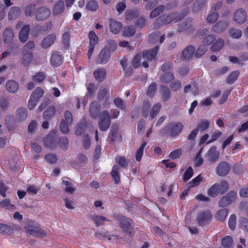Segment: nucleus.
Instances as JSON below:
<instances>
[{
  "instance_id": "obj_1",
  "label": "nucleus",
  "mask_w": 248,
  "mask_h": 248,
  "mask_svg": "<svg viewBox=\"0 0 248 248\" xmlns=\"http://www.w3.org/2000/svg\"><path fill=\"white\" fill-rule=\"evenodd\" d=\"M180 13H170L167 16L162 15L157 18L154 22V26L155 28H159L163 25H167L172 22H177L186 16Z\"/></svg>"
},
{
  "instance_id": "obj_2",
  "label": "nucleus",
  "mask_w": 248,
  "mask_h": 248,
  "mask_svg": "<svg viewBox=\"0 0 248 248\" xmlns=\"http://www.w3.org/2000/svg\"><path fill=\"white\" fill-rule=\"evenodd\" d=\"M110 124V120L108 112L106 110L102 111L98 122L99 129L102 131H106L109 127Z\"/></svg>"
},
{
  "instance_id": "obj_3",
  "label": "nucleus",
  "mask_w": 248,
  "mask_h": 248,
  "mask_svg": "<svg viewBox=\"0 0 248 248\" xmlns=\"http://www.w3.org/2000/svg\"><path fill=\"white\" fill-rule=\"evenodd\" d=\"M24 229L27 233L35 237L43 238L46 235L45 231L37 225L28 224Z\"/></svg>"
},
{
  "instance_id": "obj_4",
  "label": "nucleus",
  "mask_w": 248,
  "mask_h": 248,
  "mask_svg": "<svg viewBox=\"0 0 248 248\" xmlns=\"http://www.w3.org/2000/svg\"><path fill=\"white\" fill-rule=\"evenodd\" d=\"M199 36L202 39L203 45L205 46L211 45L216 39V35L214 34H209V30L204 28L199 32Z\"/></svg>"
},
{
  "instance_id": "obj_5",
  "label": "nucleus",
  "mask_w": 248,
  "mask_h": 248,
  "mask_svg": "<svg viewBox=\"0 0 248 248\" xmlns=\"http://www.w3.org/2000/svg\"><path fill=\"white\" fill-rule=\"evenodd\" d=\"M131 219L124 217H122L120 219V227L124 232L128 233L130 237L134 234L131 227Z\"/></svg>"
},
{
  "instance_id": "obj_6",
  "label": "nucleus",
  "mask_w": 248,
  "mask_h": 248,
  "mask_svg": "<svg viewBox=\"0 0 248 248\" xmlns=\"http://www.w3.org/2000/svg\"><path fill=\"white\" fill-rule=\"evenodd\" d=\"M231 170V166L226 161H221L217 166L216 172L220 177H224L228 174Z\"/></svg>"
},
{
  "instance_id": "obj_7",
  "label": "nucleus",
  "mask_w": 248,
  "mask_h": 248,
  "mask_svg": "<svg viewBox=\"0 0 248 248\" xmlns=\"http://www.w3.org/2000/svg\"><path fill=\"white\" fill-rule=\"evenodd\" d=\"M157 51L158 47H156L154 49L143 51L141 54L143 60L142 62V65L145 68H148L149 67V64L146 61H151L155 59L156 57Z\"/></svg>"
},
{
  "instance_id": "obj_8",
  "label": "nucleus",
  "mask_w": 248,
  "mask_h": 248,
  "mask_svg": "<svg viewBox=\"0 0 248 248\" xmlns=\"http://www.w3.org/2000/svg\"><path fill=\"white\" fill-rule=\"evenodd\" d=\"M51 10L46 6L39 7L35 13V18L38 21L46 20L50 16Z\"/></svg>"
},
{
  "instance_id": "obj_9",
  "label": "nucleus",
  "mask_w": 248,
  "mask_h": 248,
  "mask_svg": "<svg viewBox=\"0 0 248 248\" xmlns=\"http://www.w3.org/2000/svg\"><path fill=\"white\" fill-rule=\"evenodd\" d=\"M237 198V193L235 191H230L220 200L219 205L221 207H226L234 202Z\"/></svg>"
},
{
  "instance_id": "obj_10",
  "label": "nucleus",
  "mask_w": 248,
  "mask_h": 248,
  "mask_svg": "<svg viewBox=\"0 0 248 248\" xmlns=\"http://www.w3.org/2000/svg\"><path fill=\"white\" fill-rule=\"evenodd\" d=\"M183 127V124L180 122L171 123L167 126L168 131L172 136H176L179 134Z\"/></svg>"
},
{
  "instance_id": "obj_11",
  "label": "nucleus",
  "mask_w": 248,
  "mask_h": 248,
  "mask_svg": "<svg viewBox=\"0 0 248 248\" xmlns=\"http://www.w3.org/2000/svg\"><path fill=\"white\" fill-rule=\"evenodd\" d=\"M219 156V153L217 151V147L215 146H212L205 155L206 161L211 163H214L217 161Z\"/></svg>"
},
{
  "instance_id": "obj_12",
  "label": "nucleus",
  "mask_w": 248,
  "mask_h": 248,
  "mask_svg": "<svg viewBox=\"0 0 248 248\" xmlns=\"http://www.w3.org/2000/svg\"><path fill=\"white\" fill-rule=\"evenodd\" d=\"M212 218L211 213L208 211H203L199 213L197 221L200 225H205L208 223Z\"/></svg>"
},
{
  "instance_id": "obj_13",
  "label": "nucleus",
  "mask_w": 248,
  "mask_h": 248,
  "mask_svg": "<svg viewBox=\"0 0 248 248\" xmlns=\"http://www.w3.org/2000/svg\"><path fill=\"white\" fill-rule=\"evenodd\" d=\"M110 57V50L108 48H104L100 51L96 62L98 64L106 63L108 62Z\"/></svg>"
},
{
  "instance_id": "obj_14",
  "label": "nucleus",
  "mask_w": 248,
  "mask_h": 248,
  "mask_svg": "<svg viewBox=\"0 0 248 248\" xmlns=\"http://www.w3.org/2000/svg\"><path fill=\"white\" fill-rule=\"evenodd\" d=\"M247 17V16L246 11L243 9H239L235 12L233 19L237 23L241 24L245 22Z\"/></svg>"
},
{
  "instance_id": "obj_15",
  "label": "nucleus",
  "mask_w": 248,
  "mask_h": 248,
  "mask_svg": "<svg viewBox=\"0 0 248 248\" xmlns=\"http://www.w3.org/2000/svg\"><path fill=\"white\" fill-rule=\"evenodd\" d=\"M56 39V35L55 34H49L46 36L41 43V46L44 49H46L50 47Z\"/></svg>"
},
{
  "instance_id": "obj_16",
  "label": "nucleus",
  "mask_w": 248,
  "mask_h": 248,
  "mask_svg": "<svg viewBox=\"0 0 248 248\" xmlns=\"http://www.w3.org/2000/svg\"><path fill=\"white\" fill-rule=\"evenodd\" d=\"M65 6L63 0H59L55 3L53 7L52 15L57 16L61 15L64 11Z\"/></svg>"
},
{
  "instance_id": "obj_17",
  "label": "nucleus",
  "mask_w": 248,
  "mask_h": 248,
  "mask_svg": "<svg viewBox=\"0 0 248 248\" xmlns=\"http://www.w3.org/2000/svg\"><path fill=\"white\" fill-rule=\"evenodd\" d=\"M122 28L121 22L113 19H109V28L110 31L114 34H118Z\"/></svg>"
},
{
  "instance_id": "obj_18",
  "label": "nucleus",
  "mask_w": 248,
  "mask_h": 248,
  "mask_svg": "<svg viewBox=\"0 0 248 248\" xmlns=\"http://www.w3.org/2000/svg\"><path fill=\"white\" fill-rule=\"evenodd\" d=\"M100 109V105L97 101H93L90 106V113L91 116L93 118H96L99 114Z\"/></svg>"
},
{
  "instance_id": "obj_19",
  "label": "nucleus",
  "mask_w": 248,
  "mask_h": 248,
  "mask_svg": "<svg viewBox=\"0 0 248 248\" xmlns=\"http://www.w3.org/2000/svg\"><path fill=\"white\" fill-rule=\"evenodd\" d=\"M229 24L228 21L220 20L213 26L212 30L217 33L222 32L228 28Z\"/></svg>"
},
{
  "instance_id": "obj_20",
  "label": "nucleus",
  "mask_w": 248,
  "mask_h": 248,
  "mask_svg": "<svg viewBox=\"0 0 248 248\" xmlns=\"http://www.w3.org/2000/svg\"><path fill=\"white\" fill-rule=\"evenodd\" d=\"M14 37L13 30L10 28H6L4 31L2 36V39L5 44L10 43Z\"/></svg>"
},
{
  "instance_id": "obj_21",
  "label": "nucleus",
  "mask_w": 248,
  "mask_h": 248,
  "mask_svg": "<svg viewBox=\"0 0 248 248\" xmlns=\"http://www.w3.org/2000/svg\"><path fill=\"white\" fill-rule=\"evenodd\" d=\"M195 51L194 48L189 46L186 47L182 51V58L183 60H188L192 58Z\"/></svg>"
},
{
  "instance_id": "obj_22",
  "label": "nucleus",
  "mask_w": 248,
  "mask_h": 248,
  "mask_svg": "<svg viewBox=\"0 0 248 248\" xmlns=\"http://www.w3.org/2000/svg\"><path fill=\"white\" fill-rule=\"evenodd\" d=\"M28 116L27 109L24 108H18L16 112V119L18 122H22L26 119Z\"/></svg>"
},
{
  "instance_id": "obj_23",
  "label": "nucleus",
  "mask_w": 248,
  "mask_h": 248,
  "mask_svg": "<svg viewBox=\"0 0 248 248\" xmlns=\"http://www.w3.org/2000/svg\"><path fill=\"white\" fill-rule=\"evenodd\" d=\"M50 62L53 66H59L62 62V57L58 51L54 52L50 58Z\"/></svg>"
},
{
  "instance_id": "obj_24",
  "label": "nucleus",
  "mask_w": 248,
  "mask_h": 248,
  "mask_svg": "<svg viewBox=\"0 0 248 248\" xmlns=\"http://www.w3.org/2000/svg\"><path fill=\"white\" fill-rule=\"evenodd\" d=\"M30 27L29 25H25L21 29L19 34V38L21 42H25L29 37Z\"/></svg>"
},
{
  "instance_id": "obj_25",
  "label": "nucleus",
  "mask_w": 248,
  "mask_h": 248,
  "mask_svg": "<svg viewBox=\"0 0 248 248\" xmlns=\"http://www.w3.org/2000/svg\"><path fill=\"white\" fill-rule=\"evenodd\" d=\"M21 14V10L19 7L14 6L12 7L8 13V18L10 20L16 19Z\"/></svg>"
},
{
  "instance_id": "obj_26",
  "label": "nucleus",
  "mask_w": 248,
  "mask_h": 248,
  "mask_svg": "<svg viewBox=\"0 0 248 248\" xmlns=\"http://www.w3.org/2000/svg\"><path fill=\"white\" fill-rule=\"evenodd\" d=\"M43 142L45 145L50 148H54L56 146L55 143L54 134H50L44 138Z\"/></svg>"
},
{
  "instance_id": "obj_27",
  "label": "nucleus",
  "mask_w": 248,
  "mask_h": 248,
  "mask_svg": "<svg viewBox=\"0 0 248 248\" xmlns=\"http://www.w3.org/2000/svg\"><path fill=\"white\" fill-rule=\"evenodd\" d=\"M192 30V23L191 19H187L185 21L179 24L177 30L182 32L185 30L191 31Z\"/></svg>"
},
{
  "instance_id": "obj_28",
  "label": "nucleus",
  "mask_w": 248,
  "mask_h": 248,
  "mask_svg": "<svg viewBox=\"0 0 248 248\" xmlns=\"http://www.w3.org/2000/svg\"><path fill=\"white\" fill-rule=\"evenodd\" d=\"M90 217L97 227L103 225L104 221H109V220L105 217L100 216L95 214L91 215Z\"/></svg>"
},
{
  "instance_id": "obj_29",
  "label": "nucleus",
  "mask_w": 248,
  "mask_h": 248,
  "mask_svg": "<svg viewBox=\"0 0 248 248\" xmlns=\"http://www.w3.org/2000/svg\"><path fill=\"white\" fill-rule=\"evenodd\" d=\"M6 88L10 93H15L18 89V84L14 80H9L6 84Z\"/></svg>"
},
{
  "instance_id": "obj_30",
  "label": "nucleus",
  "mask_w": 248,
  "mask_h": 248,
  "mask_svg": "<svg viewBox=\"0 0 248 248\" xmlns=\"http://www.w3.org/2000/svg\"><path fill=\"white\" fill-rule=\"evenodd\" d=\"M118 129L117 127H112L110 132V140L114 142L116 141H120L122 140L121 136L118 132Z\"/></svg>"
},
{
  "instance_id": "obj_31",
  "label": "nucleus",
  "mask_w": 248,
  "mask_h": 248,
  "mask_svg": "<svg viewBox=\"0 0 248 248\" xmlns=\"http://www.w3.org/2000/svg\"><path fill=\"white\" fill-rule=\"evenodd\" d=\"M165 9L166 7L163 5L157 6L152 11H151L149 15L150 18L152 19L158 16L159 15L164 12Z\"/></svg>"
},
{
  "instance_id": "obj_32",
  "label": "nucleus",
  "mask_w": 248,
  "mask_h": 248,
  "mask_svg": "<svg viewBox=\"0 0 248 248\" xmlns=\"http://www.w3.org/2000/svg\"><path fill=\"white\" fill-rule=\"evenodd\" d=\"M136 32V28L133 25L125 26L123 29V35L125 37H130L134 35Z\"/></svg>"
},
{
  "instance_id": "obj_33",
  "label": "nucleus",
  "mask_w": 248,
  "mask_h": 248,
  "mask_svg": "<svg viewBox=\"0 0 248 248\" xmlns=\"http://www.w3.org/2000/svg\"><path fill=\"white\" fill-rule=\"evenodd\" d=\"M224 45V41L222 38H218L211 47V50L215 52L220 50Z\"/></svg>"
},
{
  "instance_id": "obj_34",
  "label": "nucleus",
  "mask_w": 248,
  "mask_h": 248,
  "mask_svg": "<svg viewBox=\"0 0 248 248\" xmlns=\"http://www.w3.org/2000/svg\"><path fill=\"white\" fill-rule=\"evenodd\" d=\"M32 59V54L31 52H24L23 51V56L21 60L22 63L24 65H28Z\"/></svg>"
},
{
  "instance_id": "obj_35",
  "label": "nucleus",
  "mask_w": 248,
  "mask_h": 248,
  "mask_svg": "<svg viewBox=\"0 0 248 248\" xmlns=\"http://www.w3.org/2000/svg\"><path fill=\"white\" fill-rule=\"evenodd\" d=\"M162 107V105L160 103H157L155 104L151 110L149 117L150 119H153L159 112L161 108Z\"/></svg>"
},
{
  "instance_id": "obj_36",
  "label": "nucleus",
  "mask_w": 248,
  "mask_h": 248,
  "mask_svg": "<svg viewBox=\"0 0 248 248\" xmlns=\"http://www.w3.org/2000/svg\"><path fill=\"white\" fill-rule=\"evenodd\" d=\"M161 97L163 101H166L169 100L170 97V90L165 86H161Z\"/></svg>"
},
{
  "instance_id": "obj_37",
  "label": "nucleus",
  "mask_w": 248,
  "mask_h": 248,
  "mask_svg": "<svg viewBox=\"0 0 248 248\" xmlns=\"http://www.w3.org/2000/svg\"><path fill=\"white\" fill-rule=\"evenodd\" d=\"M58 144L61 149L63 151H66L69 147L68 139L65 137H61L59 139Z\"/></svg>"
},
{
  "instance_id": "obj_38",
  "label": "nucleus",
  "mask_w": 248,
  "mask_h": 248,
  "mask_svg": "<svg viewBox=\"0 0 248 248\" xmlns=\"http://www.w3.org/2000/svg\"><path fill=\"white\" fill-rule=\"evenodd\" d=\"M88 37L90 40L89 46L95 47L98 42L97 36L93 31H91L89 33Z\"/></svg>"
},
{
  "instance_id": "obj_39",
  "label": "nucleus",
  "mask_w": 248,
  "mask_h": 248,
  "mask_svg": "<svg viewBox=\"0 0 248 248\" xmlns=\"http://www.w3.org/2000/svg\"><path fill=\"white\" fill-rule=\"evenodd\" d=\"M228 214L227 209H222L218 211L216 215V218L220 221H224Z\"/></svg>"
},
{
  "instance_id": "obj_40",
  "label": "nucleus",
  "mask_w": 248,
  "mask_h": 248,
  "mask_svg": "<svg viewBox=\"0 0 248 248\" xmlns=\"http://www.w3.org/2000/svg\"><path fill=\"white\" fill-rule=\"evenodd\" d=\"M218 184H215L208 190V194L209 196L215 197L217 196L220 192L219 191Z\"/></svg>"
},
{
  "instance_id": "obj_41",
  "label": "nucleus",
  "mask_w": 248,
  "mask_h": 248,
  "mask_svg": "<svg viewBox=\"0 0 248 248\" xmlns=\"http://www.w3.org/2000/svg\"><path fill=\"white\" fill-rule=\"evenodd\" d=\"M139 12L138 10H127L125 12V19L127 20H132L138 16Z\"/></svg>"
},
{
  "instance_id": "obj_42",
  "label": "nucleus",
  "mask_w": 248,
  "mask_h": 248,
  "mask_svg": "<svg viewBox=\"0 0 248 248\" xmlns=\"http://www.w3.org/2000/svg\"><path fill=\"white\" fill-rule=\"evenodd\" d=\"M93 75L97 80H102L105 78L106 72L104 69H99L94 72Z\"/></svg>"
},
{
  "instance_id": "obj_43",
  "label": "nucleus",
  "mask_w": 248,
  "mask_h": 248,
  "mask_svg": "<svg viewBox=\"0 0 248 248\" xmlns=\"http://www.w3.org/2000/svg\"><path fill=\"white\" fill-rule=\"evenodd\" d=\"M56 110L54 107H49L43 113V117L45 119H48L53 116Z\"/></svg>"
},
{
  "instance_id": "obj_44",
  "label": "nucleus",
  "mask_w": 248,
  "mask_h": 248,
  "mask_svg": "<svg viewBox=\"0 0 248 248\" xmlns=\"http://www.w3.org/2000/svg\"><path fill=\"white\" fill-rule=\"evenodd\" d=\"M86 8L91 11H96L99 8L97 1L95 0H90L87 4Z\"/></svg>"
},
{
  "instance_id": "obj_45",
  "label": "nucleus",
  "mask_w": 248,
  "mask_h": 248,
  "mask_svg": "<svg viewBox=\"0 0 248 248\" xmlns=\"http://www.w3.org/2000/svg\"><path fill=\"white\" fill-rule=\"evenodd\" d=\"M70 40V30L67 29L64 31L62 35V41L63 45L67 47L69 45V42Z\"/></svg>"
},
{
  "instance_id": "obj_46",
  "label": "nucleus",
  "mask_w": 248,
  "mask_h": 248,
  "mask_svg": "<svg viewBox=\"0 0 248 248\" xmlns=\"http://www.w3.org/2000/svg\"><path fill=\"white\" fill-rule=\"evenodd\" d=\"M147 144V142L144 141L140 148L137 150L135 155V158L137 161H140L143 155V150Z\"/></svg>"
},
{
  "instance_id": "obj_47",
  "label": "nucleus",
  "mask_w": 248,
  "mask_h": 248,
  "mask_svg": "<svg viewBox=\"0 0 248 248\" xmlns=\"http://www.w3.org/2000/svg\"><path fill=\"white\" fill-rule=\"evenodd\" d=\"M0 206L1 207L11 210H14L16 209V207L11 204L10 201L8 199H5L0 202Z\"/></svg>"
},
{
  "instance_id": "obj_48",
  "label": "nucleus",
  "mask_w": 248,
  "mask_h": 248,
  "mask_svg": "<svg viewBox=\"0 0 248 248\" xmlns=\"http://www.w3.org/2000/svg\"><path fill=\"white\" fill-rule=\"evenodd\" d=\"M111 173L112 177L115 181V183L118 184L120 181V178L119 175V167L116 165L114 166Z\"/></svg>"
},
{
  "instance_id": "obj_49",
  "label": "nucleus",
  "mask_w": 248,
  "mask_h": 248,
  "mask_svg": "<svg viewBox=\"0 0 248 248\" xmlns=\"http://www.w3.org/2000/svg\"><path fill=\"white\" fill-rule=\"evenodd\" d=\"M202 180V177L201 175H199L198 176L194 178L192 181L188 183V187H193L200 185L201 182Z\"/></svg>"
},
{
  "instance_id": "obj_50",
  "label": "nucleus",
  "mask_w": 248,
  "mask_h": 248,
  "mask_svg": "<svg viewBox=\"0 0 248 248\" xmlns=\"http://www.w3.org/2000/svg\"><path fill=\"white\" fill-rule=\"evenodd\" d=\"M210 124V122L208 120H203L201 121L198 124L196 129H198V131L200 130L202 131H204L208 128Z\"/></svg>"
},
{
  "instance_id": "obj_51",
  "label": "nucleus",
  "mask_w": 248,
  "mask_h": 248,
  "mask_svg": "<svg viewBox=\"0 0 248 248\" xmlns=\"http://www.w3.org/2000/svg\"><path fill=\"white\" fill-rule=\"evenodd\" d=\"M232 243V239L231 237L227 236L223 238L221 241L222 246L224 248H231Z\"/></svg>"
},
{
  "instance_id": "obj_52",
  "label": "nucleus",
  "mask_w": 248,
  "mask_h": 248,
  "mask_svg": "<svg viewBox=\"0 0 248 248\" xmlns=\"http://www.w3.org/2000/svg\"><path fill=\"white\" fill-rule=\"evenodd\" d=\"M142 60V55L138 54L136 55L133 59L132 64L135 68H137L140 65L141 60Z\"/></svg>"
},
{
  "instance_id": "obj_53",
  "label": "nucleus",
  "mask_w": 248,
  "mask_h": 248,
  "mask_svg": "<svg viewBox=\"0 0 248 248\" xmlns=\"http://www.w3.org/2000/svg\"><path fill=\"white\" fill-rule=\"evenodd\" d=\"M12 232H13V229L11 226L2 223H0V233L10 234Z\"/></svg>"
},
{
  "instance_id": "obj_54",
  "label": "nucleus",
  "mask_w": 248,
  "mask_h": 248,
  "mask_svg": "<svg viewBox=\"0 0 248 248\" xmlns=\"http://www.w3.org/2000/svg\"><path fill=\"white\" fill-rule=\"evenodd\" d=\"M239 72L237 71H233L231 73L228 77L227 83L232 84L238 78Z\"/></svg>"
},
{
  "instance_id": "obj_55",
  "label": "nucleus",
  "mask_w": 248,
  "mask_h": 248,
  "mask_svg": "<svg viewBox=\"0 0 248 248\" xmlns=\"http://www.w3.org/2000/svg\"><path fill=\"white\" fill-rule=\"evenodd\" d=\"M218 17V14L216 12H212L207 16L206 20L209 23H214L217 20Z\"/></svg>"
},
{
  "instance_id": "obj_56",
  "label": "nucleus",
  "mask_w": 248,
  "mask_h": 248,
  "mask_svg": "<svg viewBox=\"0 0 248 248\" xmlns=\"http://www.w3.org/2000/svg\"><path fill=\"white\" fill-rule=\"evenodd\" d=\"M156 86L155 83L152 82L148 88L146 92L147 95L150 97L153 96L156 92Z\"/></svg>"
},
{
  "instance_id": "obj_57",
  "label": "nucleus",
  "mask_w": 248,
  "mask_h": 248,
  "mask_svg": "<svg viewBox=\"0 0 248 248\" xmlns=\"http://www.w3.org/2000/svg\"><path fill=\"white\" fill-rule=\"evenodd\" d=\"M108 90L106 88H102L99 90L98 93L97 98L99 100H102L106 96H109Z\"/></svg>"
},
{
  "instance_id": "obj_58",
  "label": "nucleus",
  "mask_w": 248,
  "mask_h": 248,
  "mask_svg": "<svg viewBox=\"0 0 248 248\" xmlns=\"http://www.w3.org/2000/svg\"><path fill=\"white\" fill-rule=\"evenodd\" d=\"M62 184L64 186V190L66 192L72 194L75 191V189L71 183L63 180Z\"/></svg>"
},
{
  "instance_id": "obj_59",
  "label": "nucleus",
  "mask_w": 248,
  "mask_h": 248,
  "mask_svg": "<svg viewBox=\"0 0 248 248\" xmlns=\"http://www.w3.org/2000/svg\"><path fill=\"white\" fill-rule=\"evenodd\" d=\"M70 124H68L66 123L64 120H62L60 123V130L64 134H67L69 132V129L68 128L69 125Z\"/></svg>"
},
{
  "instance_id": "obj_60",
  "label": "nucleus",
  "mask_w": 248,
  "mask_h": 248,
  "mask_svg": "<svg viewBox=\"0 0 248 248\" xmlns=\"http://www.w3.org/2000/svg\"><path fill=\"white\" fill-rule=\"evenodd\" d=\"M174 78V76L171 73H166L161 77V81L164 83H169Z\"/></svg>"
},
{
  "instance_id": "obj_61",
  "label": "nucleus",
  "mask_w": 248,
  "mask_h": 248,
  "mask_svg": "<svg viewBox=\"0 0 248 248\" xmlns=\"http://www.w3.org/2000/svg\"><path fill=\"white\" fill-rule=\"evenodd\" d=\"M43 90L41 88L38 87L33 91L31 95L32 96V97H34L38 101L39 99L43 95Z\"/></svg>"
},
{
  "instance_id": "obj_62",
  "label": "nucleus",
  "mask_w": 248,
  "mask_h": 248,
  "mask_svg": "<svg viewBox=\"0 0 248 248\" xmlns=\"http://www.w3.org/2000/svg\"><path fill=\"white\" fill-rule=\"evenodd\" d=\"M242 31L241 30L236 29H232L230 31V36L234 39H238L242 36Z\"/></svg>"
},
{
  "instance_id": "obj_63",
  "label": "nucleus",
  "mask_w": 248,
  "mask_h": 248,
  "mask_svg": "<svg viewBox=\"0 0 248 248\" xmlns=\"http://www.w3.org/2000/svg\"><path fill=\"white\" fill-rule=\"evenodd\" d=\"M218 185V189L220 193L223 194L226 192L229 188L228 183L226 181H222L220 183H217Z\"/></svg>"
},
{
  "instance_id": "obj_64",
  "label": "nucleus",
  "mask_w": 248,
  "mask_h": 248,
  "mask_svg": "<svg viewBox=\"0 0 248 248\" xmlns=\"http://www.w3.org/2000/svg\"><path fill=\"white\" fill-rule=\"evenodd\" d=\"M193 174V170L191 167H189L186 170L183 176V178L184 181H187L188 180Z\"/></svg>"
}]
</instances>
